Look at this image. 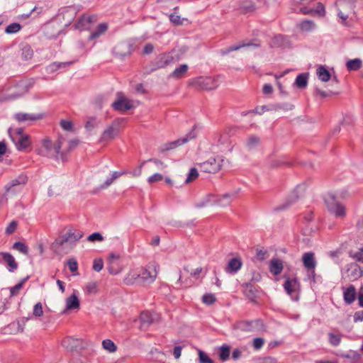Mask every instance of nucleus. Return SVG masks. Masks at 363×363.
Segmentation results:
<instances>
[{
	"mask_svg": "<svg viewBox=\"0 0 363 363\" xmlns=\"http://www.w3.org/2000/svg\"><path fill=\"white\" fill-rule=\"evenodd\" d=\"M259 142L260 139L259 137L251 135L246 140L245 145L249 150H252L259 144Z\"/></svg>",
	"mask_w": 363,
	"mask_h": 363,
	"instance_id": "nucleus-39",
	"label": "nucleus"
},
{
	"mask_svg": "<svg viewBox=\"0 0 363 363\" xmlns=\"http://www.w3.org/2000/svg\"><path fill=\"white\" fill-rule=\"evenodd\" d=\"M199 363H213V361L208 357V355L202 350H199Z\"/></svg>",
	"mask_w": 363,
	"mask_h": 363,
	"instance_id": "nucleus-51",
	"label": "nucleus"
},
{
	"mask_svg": "<svg viewBox=\"0 0 363 363\" xmlns=\"http://www.w3.org/2000/svg\"><path fill=\"white\" fill-rule=\"evenodd\" d=\"M199 177L198 170L196 168H191L185 180L186 184L194 181Z\"/></svg>",
	"mask_w": 363,
	"mask_h": 363,
	"instance_id": "nucleus-52",
	"label": "nucleus"
},
{
	"mask_svg": "<svg viewBox=\"0 0 363 363\" xmlns=\"http://www.w3.org/2000/svg\"><path fill=\"white\" fill-rule=\"evenodd\" d=\"M223 162L224 159L221 156L211 157L206 161L199 163L198 165L203 172L215 174L221 169Z\"/></svg>",
	"mask_w": 363,
	"mask_h": 363,
	"instance_id": "nucleus-7",
	"label": "nucleus"
},
{
	"mask_svg": "<svg viewBox=\"0 0 363 363\" xmlns=\"http://www.w3.org/2000/svg\"><path fill=\"white\" fill-rule=\"evenodd\" d=\"M86 240L90 242H102L104 237L100 233H94L89 235Z\"/></svg>",
	"mask_w": 363,
	"mask_h": 363,
	"instance_id": "nucleus-53",
	"label": "nucleus"
},
{
	"mask_svg": "<svg viewBox=\"0 0 363 363\" xmlns=\"http://www.w3.org/2000/svg\"><path fill=\"white\" fill-rule=\"evenodd\" d=\"M82 235L81 232L68 230L65 233L60 235L54 240L51 244V249L56 255H67L74 249Z\"/></svg>",
	"mask_w": 363,
	"mask_h": 363,
	"instance_id": "nucleus-1",
	"label": "nucleus"
},
{
	"mask_svg": "<svg viewBox=\"0 0 363 363\" xmlns=\"http://www.w3.org/2000/svg\"><path fill=\"white\" fill-rule=\"evenodd\" d=\"M262 328V323L259 320L246 322L242 324V328L247 331L259 330Z\"/></svg>",
	"mask_w": 363,
	"mask_h": 363,
	"instance_id": "nucleus-28",
	"label": "nucleus"
},
{
	"mask_svg": "<svg viewBox=\"0 0 363 363\" xmlns=\"http://www.w3.org/2000/svg\"><path fill=\"white\" fill-rule=\"evenodd\" d=\"M61 127L67 131H73V123L71 121L67 120H61L60 121Z\"/></svg>",
	"mask_w": 363,
	"mask_h": 363,
	"instance_id": "nucleus-57",
	"label": "nucleus"
},
{
	"mask_svg": "<svg viewBox=\"0 0 363 363\" xmlns=\"http://www.w3.org/2000/svg\"><path fill=\"white\" fill-rule=\"evenodd\" d=\"M0 261H4L8 264L10 267V272H13L18 268V264L16 262L15 258L10 253L0 252Z\"/></svg>",
	"mask_w": 363,
	"mask_h": 363,
	"instance_id": "nucleus-21",
	"label": "nucleus"
},
{
	"mask_svg": "<svg viewBox=\"0 0 363 363\" xmlns=\"http://www.w3.org/2000/svg\"><path fill=\"white\" fill-rule=\"evenodd\" d=\"M13 249L21 252L25 255H28V247L26 244H24L22 242L18 241L14 242V244L13 245Z\"/></svg>",
	"mask_w": 363,
	"mask_h": 363,
	"instance_id": "nucleus-43",
	"label": "nucleus"
},
{
	"mask_svg": "<svg viewBox=\"0 0 363 363\" xmlns=\"http://www.w3.org/2000/svg\"><path fill=\"white\" fill-rule=\"evenodd\" d=\"M66 311L79 310L80 307V302L77 295L74 292L65 300Z\"/></svg>",
	"mask_w": 363,
	"mask_h": 363,
	"instance_id": "nucleus-19",
	"label": "nucleus"
},
{
	"mask_svg": "<svg viewBox=\"0 0 363 363\" xmlns=\"http://www.w3.org/2000/svg\"><path fill=\"white\" fill-rule=\"evenodd\" d=\"M293 11L296 13H301L304 15H313V7L309 6H303L300 7L298 6L292 7Z\"/></svg>",
	"mask_w": 363,
	"mask_h": 363,
	"instance_id": "nucleus-42",
	"label": "nucleus"
},
{
	"mask_svg": "<svg viewBox=\"0 0 363 363\" xmlns=\"http://www.w3.org/2000/svg\"><path fill=\"white\" fill-rule=\"evenodd\" d=\"M238 193V191H236L216 196V205L221 208L229 206Z\"/></svg>",
	"mask_w": 363,
	"mask_h": 363,
	"instance_id": "nucleus-12",
	"label": "nucleus"
},
{
	"mask_svg": "<svg viewBox=\"0 0 363 363\" xmlns=\"http://www.w3.org/2000/svg\"><path fill=\"white\" fill-rule=\"evenodd\" d=\"M316 74L318 79L323 82H327L331 79L330 72L324 67L320 66L317 68Z\"/></svg>",
	"mask_w": 363,
	"mask_h": 363,
	"instance_id": "nucleus-27",
	"label": "nucleus"
},
{
	"mask_svg": "<svg viewBox=\"0 0 363 363\" xmlns=\"http://www.w3.org/2000/svg\"><path fill=\"white\" fill-rule=\"evenodd\" d=\"M214 140L216 141L218 144L223 145L225 143L227 138L223 135L221 133H218L214 136Z\"/></svg>",
	"mask_w": 363,
	"mask_h": 363,
	"instance_id": "nucleus-64",
	"label": "nucleus"
},
{
	"mask_svg": "<svg viewBox=\"0 0 363 363\" xmlns=\"http://www.w3.org/2000/svg\"><path fill=\"white\" fill-rule=\"evenodd\" d=\"M149 162L151 163V165L149 167L150 171H153L154 169H162L166 167L164 162L157 160H150Z\"/></svg>",
	"mask_w": 363,
	"mask_h": 363,
	"instance_id": "nucleus-47",
	"label": "nucleus"
},
{
	"mask_svg": "<svg viewBox=\"0 0 363 363\" xmlns=\"http://www.w3.org/2000/svg\"><path fill=\"white\" fill-rule=\"evenodd\" d=\"M324 200L328 211L337 217H345V207L336 201V196L332 192H328L324 196Z\"/></svg>",
	"mask_w": 363,
	"mask_h": 363,
	"instance_id": "nucleus-6",
	"label": "nucleus"
},
{
	"mask_svg": "<svg viewBox=\"0 0 363 363\" xmlns=\"http://www.w3.org/2000/svg\"><path fill=\"white\" fill-rule=\"evenodd\" d=\"M189 85L200 91H211L218 87L217 80L212 77H199L192 79Z\"/></svg>",
	"mask_w": 363,
	"mask_h": 363,
	"instance_id": "nucleus-4",
	"label": "nucleus"
},
{
	"mask_svg": "<svg viewBox=\"0 0 363 363\" xmlns=\"http://www.w3.org/2000/svg\"><path fill=\"white\" fill-rule=\"evenodd\" d=\"M284 289L289 295H291L293 292H294L297 287L298 284L296 279H286L284 284Z\"/></svg>",
	"mask_w": 363,
	"mask_h": 363,
	"instance_id": "nucleus-34",
	"label": "nucleus"
},
{
	"mask_svg": "<svg viewBox=\"0 0 363 363\" xmlns=\"http://www.w3.org/2000/svg\"><path fill=\"white\" fill-rule=\"evenodd\" d=\"M355 0H337L335 3L337 15L342 23L354 14Z\"/></svg>",
	"mask_w": 363,
	"mask_h": 363,
	"instance_id": "nucleus-3",
	"label": "nucleus"
},
{
	"mask_svg": "<svg viewBox=\"0 0 363 363\" xmlns=\"http://www.w3.org/2000/svg\"><path fill=\"white\" fill-rule=\"evenodd\" d=\"M174 62V57L167 53L159 55L153 62L154 69L164 68Z\"/></svg>",
	"mask_w": 363,
	"mask_h": 363,
	"instance_id": "nucleus-10",
	"label": "nucleus"
},
{
	"mask_svg": "<svg viewBox=\"0 0 363 363\" xmlns=\"http://www.w3.org/2000/svg\"><path fill=\"white\" fill-rule=\"evenodd\" d=\"M299 28L303 32H311L315 28V23L311 20H305L300 23Z\"/></svg>",
	"mask_w": 363,
	"mask_h": 363,
	"instance_id": "nucleus-38",
	"label": "nucleus"
},
{
	"mask_svg": "<svg viewBox=\"0 0 363 363\" xmlns=\"http://www.w3.org/2000/svg\"><path fill=\"white\" fill-rule=\"evenodd\" d=\"M124 283L127 285H132L135 284H140V274L134 271H130L125 277Z\"/></svg>",
	"mask_w": 363,
	"mask_h": 363,
	"instance_id": "nucleus-29",
	"label": "nucleus"
},
{
	"mask_svg": "<svg viewBox=\"0 0 363 363\" xmlns=\"http://www.w3.org/2000/svg\"><path fill=\"white\" fill-rule=\"evenodd\" d=\"M43 113H17L14 115V118L18 122L35 121L43 118Z\"/></svg>",
	"mask_w": 363,
	"mask_h": 363,
	"instance_id": "nucleus-18",
	"label": "nucleus"
},
{
	"mask_svg": "<svg viewBox=\"0 0 363 363\" xmlns=\"http://www.w3.org/2000/svg\"><path fill=\"white\" fill-rule=\"evenodd\" d=\"M216 300V296L213 294H206L202 297L203 302L207 305L213 304Z\"/></svg>",
	"mask_w": 363,
	"mask_h": 363,
	"instance_id": "nucleus-54",
	"label": "nucleus"
},
{
	"mask_svg": "<svg viewBox=\"0 0 363 363\" xmlns=\"http://www.w3.org/2000/svg\"><path fill=\"white\" fill-rule=\"evenodd\" d=\"M33 315L36 318H40L43 315V309L41 303H38L34 306Z\"/></svg>",
	"mask_w": 363,
	"mask_h": 363,
	"instance_id": "nucleus-55",
	"label": "nucleus"
},
{
	"mask_svg": "<svg viewBox=\"0 0 363 363\" xmlns=\"http://www.w3.org/2000/svg\"><path fill=\"white\" fill-rule=\"evenodd\" d=\"M140 320L142 323L140 328L148 326L152 323V318L149 312H143L140 315Z\"/></svg>",
	"mask_w": 363,
	"mask_h": 363,
	"instance_id": "nucleus-40",
	"label": "nucleus"
},
{
	"mask_svg": "<svg viewBox=\"0 0 363 363\" xmlns=\"http://www.w3.org/2000/svg\"><path fill=\"white\" fill-rule=\"evenodd\" d=\"M241 266L242 262L240 261V259L238 258L231 259L228 262L226 272L229 273L236 272L241 268Z\"/></svg>",
	"mask_w": 363,
	"mask_h": 363,
	"instance_id": "nucleus-33",
	"label": "nucleus"
},
{
	"mask_svg": "<svg viewBox=\"0 0 363 363\" xmlns=\"http://www.w3.org/2000/svg\"><path fill=\"white\" fill-rule=\"evenodd\" d=\"M108 29V25L105 23L99 24L96 30L91 33V35L89 37V40H92L97 38H99L102 34L105 33V32Z\"/></svg>",
	"mask_w": 363,
	"mask_h": 363,
	"instance_id": "nucleus-31",
	"label": "nucleus"
},
{
	"mask_svg": "<svg viewBox=\"0 0 363 363\" xmlns=\"http://www.w3.org/2000/svg\"><path fill=\"white\" fill-rule=\"evenodd\" d=\"M26 181V177L23 175H20L17 178L12 179L5 185V194L15 193L16 191V187L25 184Z\"/></svg>",
	"mask_w": 363,
	"mask_h": 363,
	"instance_id": "nucleus-15",
	"label": "nucleus"
},
{
	"mask_svg": "<svg viewBox=\"0 0 363 363\" xmlns=\"http://www.w3.org/2000/svg\"><path fill=\"white\" fill-rule=\"evenodd\" d=\"M102 347L105 350L111 353L115 352L117 350L115 343L109 339L103 340Z\"/></svg>",
	"mask_w": 363,
	"mask_h": 363,
	"instance_id": "nucleus-41",
	"label": "nucleus"
},
{
	"mask_svg": "<svg viewBox=\"0 0 363 363\" xmlns=\"http://www.w3.org/2000/svg\"><path fill=\"white\" fill-rule=\"evenodd\" d=\"M220 359L222 361L227 360L230 356V347L228 345H223L220 347Z\"/></svg>",
	"mask_w": 363,
	"mask_h": 363,
	"instance_id": "nucleus-49",
	"label": "nucleus"
},
{
	"mask_svg": "<svg viewBox=\"0 0 363 363\" xmlns=\"http://www.w3.org/2000/svg\"><path fill=\"white\" fill-rule=\"evenodd\" d=\"M97 125L96 121L94 118H89L86 124H85V128L88 131L92 130Z\"/></svg>",
	"mask_w": 363,
	"mask_h": 363,
	"instance_id": "nucleus-61",
	"label": "nucleus"
},
{
	"mask_svg": "<svg viewBox=\"0 0 363 363\" xmlns=\"http://www.w3.org/2000/svg\"><path fill=\"white\" fill-rule=\"evenodd\" d=\"M213 205H216V196L213 194H208L197 203L196 206L203 208Z\"/></svg>",
	"mask_w": 363,
	"mask_h": 363,
	"instance_id": "nucleus-30",
	"label": "nucleus"
},
{
	"mask_svg": "<svg viewBox=\"0 0 363 363\" xmlns=\"http://www.w3.org/2000/svg\"><path fill=\"white\" fill-rule=\"evenodd\" d=\"M121 121L116 119L113 121L103 131L100 140L101 142H108L113 140L118 135L120 132Z\"/></svg>",
	"mask_w": 363,
	"mask_h": 363,
	"instance_id": "nucleus-8",
	"label": "nucleus"
},
{
	"mask_svg": "<svg viewBox=\"0 0 363 363\" xmlns=\"http://www.w3.org/2000/svg\"><path fill=\"white\" fill-rule=\"evenodd\" d=\"M169 20L172 23L177 26L183 25L184 21H187L186 18H181V16L176 13L169 15Z\"/></svg>",
	"mask_w": 363,
	"mask_h": 363,
	"instance_id": "nucleus-46",
	"label": "nucleus"
},
{
	"mask_svg": "<svg viewBox=\"0 0 363 363\" xmlns=\"http://www.w3.org/2000/svg\"><path fill=\"white\" fill-rule=\"evenodd\" d=\"M62 345L67 350L74 351L82 346V340L80 339L67 337L62 340Z\"/></svg>",
	"mask_w": 363,
	"mask_h": 363,
	"instance_id": "nucleus-20",
	"label": "nucleus"
},
{
	"mask_svg": "<svg viewBox=\"0 0 363 363\" xmlns=\"http://www.w3.org/2000/svg\"><path fill=\"white\" fill-rule=\"evenodd\" d=\"M104 267V263L101 259H95L94 264H93V269L96 272H100Z\"/></svg>",
	"mask_w": 363,
	"mask_h": 363,
	"instance_id": "nucleus-63",
	"label": "nucleus"
},
{
	"mask_svg": "<svg viewBox=\"0 0 363 363\" xmlns=\"http://www.w3.org/2000/svg\"><path fill=\"white\" fill-rule=\"evenodd\" d=\"M283 268V263L280 259L274 258L270 261L269 270L272 274L278 275L281 272Z\"/></svg>",
	"mask_w": 363,
	"mask_h": 363,
	"instance_id": "nucleus-24",
	"label": "nucleus"
},
{
	"mask_svg": "<svg viewBox=\"0 0 363 363\" xmlns=\"http://www.w3.org/2000/svg\"><path fill=\"white\" fill-rule=\"evenodd\" d=\"M196 137V134L194 133V130H191L189 133H187L185 136L172 141L167 145V147L164 148V150H171L176 148L180 145H182L191 140L194 139Z\"/></svg>",
	"mask_w": 363,
	"mask_h": 363,
	"instance_id": "nucleus-17",
	"label": "nucleus"
},
{
	"mask_svg": "<svg viewBox=\"0 0 363 363\" xmlns=\"http://www.w3.org/2000/svg\"><path fill=\"white\" fill-rule=\"evenodd\" d=\"M21 29V24L18 23H12L6 28L5 33L7 34H15L20 31Z\"/></svg>",
	"mask_w": 363,
	"mask_h": 363,
	"instance_id": "nucleus-45",
	"label": "nucleus"
},
{
	"mask_svg": "<svg viewBox=\"0 0 363 363\" xmlns=\"http://www.w3.org/2000/svg\"><path fill=\"white\" fill-rule=\"evenodd\" d=\"M63 140L62 137L55 140H52L48 137L44 138L41 140V146L36 150V152L41 157L63 161L65 158V151L61 150Z\"/></svg>",
	"mask_w": 363,
	"mask_h": 363,
	"instance_id": "nucleus-2",
	"label": "nucleus"
},
{
	"mask_svg": "<svg viewBox=\"0 0 363 363\" xmlns=\"http://www.w3.org/2000/svg\"><path fill=\"white\" fill-rule=\"evenodd\" d=\"M264 343V340L262 337H255L253 339L252 346L255 350H259L262 347Z\"/></svg>",
	"mask_w": 363,
	"mask_h": 363,
	"instance_id": "nucleus-59",
	"label": "nucleus"
},
{
	"mask_svg": "<svg viewBox=\"0 0 363 363\" xmlns=\"http://www.w3.org/2000/svg\"><path fill=\"white\" fill-rule=\"evenodd\" d=\"M30 86V84L26 80H22L16 83L12 87L11 96L18 98L26 94Z\"/></svg>",
	"mask_w": 363,
	"mask_h": 363,
	"instance_id": "nucleus-9",
	"label": "nucleus"
},
{
	"mask_svg": "<svg viewBox=\"0 0 363 363\" xmlns=\"http://www.w3.org/2000/svg\"><path fill=\"white\" fill-rule=\"evenodd\" d=\"M344 301L347 304H351L356 298V289L353 285H350L343 293Z\"/></svg>",
	"mask_w": 363,
	"mask_h": 363,
	"instance_id": "nucleus-22",
	"label": "nucleus"
},
{
	"mask_svg": "<svg viewBox=\"0 0 363 363\" xmlns=\"http://www.w3.org/2000/svg\"><path fill=\"white\" fill-rule=\"evenodd\" d=\"M124 172H113L111 174V177H108L103 184H100L99 189H106L109 187L113 182L123 175Z\"/></svg>",
	"mask_w": 363,
	"mask_h": 363,
	"instance_id": "nucleus-26",
	"label": "nucleus"
},
{
	"mask_svg": "<svg viewBox=\"0 0 363 363\" xmlns=\"http://www.w3.org/2000/svg\"><path fill=\"white\" fill-rule=\"evenodd\" d=\"M328 337H329V342L333 346H337L340 345V343L341 342V336L339 335H335L333 333H329Z\"/></svg>",
	"mask_w": 363,
	"mask_h": 363,
	"instance_id": "nucleus-48",
	"label": "nucleus"
},
{
	"mask_svg": "<svg viewBox=\"0 0 363 363\" xmlns=\"http://www.w3.org/2000/svg\"><path fill=\"white\" fill-rule=\"evenodd\" d=\"M302 262L303 267L313 274L315 273L314 269L317 265L315 254L311 252L304 253L302 256Z\"/></svg>",
	"mask_w": 363,
	"mask_h": 363,
	"instance_id": "nucleus-13",
	"label": "nucleus"
},
{
	"mask_svg": "<svg viewBox=\"0 0 363 363\" xmlns=\"http://www.w3.org/2000/svg\"><path fill=\"white\" fill-rule=\"evenodd\" d=\"M30 145L29 136L28 135H21L18 139V149L23 150Z\"/></svg>",
	"mask_w": 363,
	"mask_h": 363,
	"instance_id": "nucleus-44",
	"label": "nucleus"
},
{
	"mask_svg": "<svg viewBox=\"0 0 363 363\" xmlns=\"http://www.w3.org/2000/svg\"><path fill=\"white\" fill-rule=\"evenodd\" d=\"M96 16H82L75 24V28L83 30H90L92 24L96 22Z\"/></svg>",
	"mask_w": 363,
	"mask_h": 363,
	"instance_id": "nucleus-11",
	"label": "nucleus"
},
{
	"mask_svg": "<svg viewBox=\"0 0 363 363\" xmlns=\"http://www.w3.org/2000/svg\"><path fill=\"white\" fill-rule=\"evenodd\" d=\"M363 275V270L361 267L355 264L351 263L348 265L347 269V277L350 281H354L362 277Z\"/></svg>",
	"mask_w": 363,
	"mask_h": 363,
	"instance_id": "nucleus-14",
	"label": "nucleus"
},
{
	"mask_svg": "<svg viewBox=\"0 0 363 363\" xmlns=\"http://www.w3.org/2000/svg\"><path fill=\"white\" fill-rule=\"evenodd\" d=\"M325 7L321 3H318L315 8H313V15H318L320 16H325Z\"/></svg>",
	"mask_w": 363,
	"mask_h": 363,
	"instance_id": "nucleus-58",
	"label": "nucleus"
},
{
	"mask_svg": "<svg viewBox=\"0 0 363 363\" xmlns=\"http://www.w3.org/2000/svg\"><path fill=\"white\" fill-rule=\"evenodd\" d=\"M255 9V5L251 0H243L240 5V10L244 13L252 12Z\"/></svg>",
	"mask_w": 363,
	"mask_h": 363,
	"instance_id": "nucleus-32",
	"label": "nucleus"
},
{
	"mask_svg": "<svg viewBox=\"0 0 363 363\" xmlns=\"http://www.w3.org/2000/svg\"><path fill=\"white\" fill-rule=\"evenodd\" d=\"M308 77L309 74L306 72L298 74L295 79L294 85L298 89H305L308 85Z\"/></svg>",
	"mask_w": 363,
	"mask_h": 363,
	"instance_id": "nucleus-23",
	"label": "nucleus"
},
{
	"mask_svg": "<svg viewBox=\"0 0 363 363\" xmlns=\"http://www.w3.org/2000/svg\"><path fill=\"white\" fill-rule=\"evenodd\" d=\"M188 71V65L186 64L181 65L176 68L170 74V77L179 79L182 77Z\"/></svg>",
	"mask_w": 363,
	"mask_h": 363,
	"instance_id": "nucleus-35",
	"label": "nucleus"
},
{
	"mask_svg": "<svg viewBox=\"0 0 363 363\" xmlns=\"http://www.w3.org/2000/svg\"><path fill=\"white\" fill-rule=\"evenodd\" d=\"M34 55L33 50L30 45L26 44L23 45L21 48V57L24 61L30 60Z\"/></svg>",
	"mask_w": 363,
	"mask_h": 363,
	"instance_id": "nucleus-25",
	"label": "nucleus"
},
{
	"mask_svg": "<svg viewBox=\"0 0 363 363\" xmlns=\"http://www.w3.org/2000/svg\"><path fill=\"white\" fill-rule=\"evenodd\" d=\"M86 291L89 294H95L98 292V284L96 281H90L86 285Z\"/></svg>",
	"mask_w": 363,
	"mask_h": 363,
	"instance_id": "nucleus-50",
	"label": "nucleus"
},
{
	"mask_svg": "<svg viewBox=\"0 0 363 363\" xmlns=\"http://www.w3.org/2000/svg\"><path fill=\"white\" fill-rule=\"evenodd\" d=\"M158 268V264L155 262L150 263L146 267L143 268L139 272L140 284L147 286L152 284L157 277Z\"/></svg>",
	"mask_w": 363,
	"mask_h": 363,
	"instance_id": "nucleus-5",
	"label": "nucleus"
},
{
	"mask_svg": "<svg viewBox=\"0 0 363 363\" xmlns=\"http://www.w3.org/2000/svg\"><path fill=\"white\" fill-rule=\"evenodd\" d=\"M72 64V62H52L47 67V71L52 73L56 72L60 68H64L69 66Z\"/></svg>",
	"mask_w": 363,
	"mask_h": 363,
	"instance_id": "nucleus-36",
	"label": "nucleus"
},
{
	"mask_svg": "<svg viewBox=\"0 0 363 363\" xmlns=\"http://www.w3.org/2000/svg\"><path fill=\"white\" fill-rule=\"evenodd\" d=\"M67 265L72 272H75L77 271L78 265L77 261L74 259H69L67 261Z\"/></svg>",
	"mask_w": 363,
	"mask_h": 363,
	"instance_id": "nucleus-62",
	"label": "nucleus"
},
{
	"mask_svg": "<svg viewBox=\"0 0 363 363\" xmlns=\"http://www.w3.org/2000/svg\"><path fill=\"white\" fill-rule=\"evenodd\" d=\"M112 106L114 109L119 111H125L133 108V101L124 96H118Z\"/></svg>",
	"mask_w": 363,
	"mask_h": 363,
	"instance_id": "nucleus-16",
	"label": "nucleus"
},
{
	"mask_svg": "<svg viewBox=\"0 0 363 363\" xmlns=\"http://www.w3.org/2000/svg\"><path fill=\"white\" fill-rule=\"evenodd\" d=\"M362 62L359 58H355L347 62L346 67L349 71H356L361 68Z\"/></svg>",
	"mask_w": 363,
	"mask_h": 363,
	"instance_id": "nucleus-37",
	"label": "nucleus"
},
{
	"mask_svg": "<svg viewBox=\"0 0 363 363\" xmlns=\"http://www.w3.org/2000/svg\"><path fill=\"white\" fill-rule=\"evenodd\" d=\"M350 257L353 259H356L357 262H360L363 263V247L359 249V251L352 252H350Z\"/></svg>",
	"mask_w": 363,
	"mask_h": 363,
	"instance_id": "nucleus-56",
	"label": "nucleus"
},
{
	"mask_svg": "<svg viewBox=\"0 0 363 363\" xmlns=\"http://www.w3.org/2000/svg\"><path fill=\"white\" fill-rule=\"evenodd\" d=\"M18 223L15 220H12L6 227L5 233L6 234L11 235L13 233L17 228Z\"/></svg>",
	"mask_w": 363,
	"mask_h": 363,
	"instance_id": "nucleus-60",
	"label": "nucleus"
}]
</instances>
